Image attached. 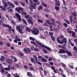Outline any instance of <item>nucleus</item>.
<instances>
[{
  "instance_id": "1",
  "label": "nucleus",
  "mask_w": 77,
  "mask_h": 77,
  "mask_svg": "<svg viewBox=\"0 0 77 77\" xmlns=\"http://www.w3.org/2000/svg\"><path fill=\"white\" fill-rule=\"evenodd\" d=\"M57 42L60 44H63L64 43L65 44L63 45V46L66 47L67 44V38H65L63 35H61L59 38H57Z\"/></svg>"
},
{
  "instance_id": "2",
  "label": "nucleus",
  "mask_w": 77,
  "mask_h": 77,
  "mask_svg": "<svg viewBox=\"0 0 77 77\" xmlns=\"http://www.w3.org/2000/svg\"><path fill=\"white\" fill-rule=\"evenodd\" d=\"M33 29L31 31V32H32L33 34L34 35H38V33H39V31H38V29L36 28H33Z\"/></svg>"
},
{
  "instance_id": "3",
  "label": "nucleus",
  "mask_w": 77,
  "mask_h": 77,
  "mask_svg": "<svg viewBox=\"0 0 77 77\" xmlns=\"http://www.w3.org/2000/svg\"><path fill=\"white\" fill-rule=\"evenodd\" d=\"M23 51L25 54H28L31 52V50L28 48H24L23 50Z\"/></svg>"
},
{
  "instance_id": "4",
  "label": "nucleus",
  "mask_w": 77,
  "mask_h": 77,
  "mask_svg": "<svg viewBox=\"0 0 77 77\" xmlns=\"http://www.w3.org/2000/svg\"><path fill=\"white\" fill-rule=\"evenodd\" d=\"M8 6V4L5 3V4L4 5V8L2 7V6H0V8L3 11H6V8H7Z\"/></svg>"
},
{
  "instance_id": "5",
  "label": "nucleus",
  "mask_w": 77,
  "mask_h": 77,
  "mask_svg": "<svg viewBox=\"0 0 77 77\" xmlns=\"http://www.w3.org/2000/svg\"><path fill=\"white\" fill-rule=\"evenodd\" d=\"M35 42H36L37 44L39 46L41 47H44V48H45L46 46L44 45L41 42H39L37 40L35 41Z\"/></svg>"
},
{
  "instance_id": "6",
  "label": "nucleus",
  "mask_w": 77,
  "mask_h": 77,
  "mask_svg": "<svg viewBox=\"0 0 77 77\" xmlns=\"http://www.w3.org/2000/svg\"><path fill=\"white\" fill-rule=\"evenodd\" d=\"M25 18H26V19H28L27 20L28 22H30V20H32V16L29 15H28L25 16ZM28 18L29 19H28Z\"/></svg>"
},
{
  "instance_id": "7",
  "label": "nucleus",
  "mask_w": 77,
  "mask_h": 77,
  "mask_svg": "<svg viewBox=\"0 0 77 77\" xmlns=\"http://www.w3.org/2000/svg\"><path fill=\"white\" fill-rule=\"evenodd\" d=\"M2 26L3 27H6L8 28L9 29H12V26L9 24H6L3 23Z\"/></svg>"
},
{
  "instance_id": "8",
  "label": "nucleus",
  "mask_w": 77,
  "mask_h": 77,
  "mask_svg": "<svg viewBox=\"0 0 77 77\" xmlns=\"http://www.w3.org/2000/svg\"><path fill=\"white\" fill-rule=\"evenodd\" d=\"M67 33H69V34H72V37H75L76 38V36H75V32H74L72 31H68Z\"/></svg>"
},
{
  "instance_id": "9",
  "label": "nucleus",
  "mask_w": 77,
  "mask_h": 77,
  "mask_svg": "<svg viewBox=\"0 0 77 77\" xmlns=\"http://www.w3.org/2000/svg\"><path fill=\"white\" fill-rule=\"evenodd\" d=\"M15 16L17 18L19 21L21 22V16H20V14H18V13H16L15 14Z\"/></svg>"
},
{
  "instance_id": "10",
  "label": "nucleus",
  "mask_w": 77,
  "mask_h": 77,
  "mask_svg": "<svg viewBox=\"0 0 77 77\" xmlns=\"http://www.w3.org/2000/svg\"><path fill=\"white\" fill-rule=\"evenodd\" d=\"M6 63H8V64H9V65H11L13 62L12 60L11 59H7L6 60Z\"/></svg>"
},
{
  "instance_id": "11",
  "label": "nucleus",
  "mask_w": 77,
  "mask_h": 77,
  "mask_svg": "<svg viewBox=\"0 0 77 77\" xmlns=\"http://www.w3.org/2000/svg\"><path fill=\"white\" fill-rule=\"evenodd\" d=\"M29 9L30 10L31 12H33V9H36V7L30 6L29 7Z\"/></svg>"
},
{
  "instance_id": "12",
  "label": "nucleus",
  "mask_w": 77,
  "mask_h": 77,
  "mask_svg": "<svg viewBox=\"0 0 77 77\" xmlns=\"http://www.w3.org/2000/svg\"><path fill=\"white\" fill-rule=\"evenodd\" d=\"M8 67L4 68V69L7 70V71H10V69H11V66L9 65H8Z\"/></svg>"
},
{
  "instance_id": "13",
  "label": "nucleus",
  "mask_w": 77,
  "mask_h": 77,
  "mask_svg": "<svg viewBox=\"0 0 77 77\" xmlns=\"http://www.w3.org/2000/svg\"><path fill=\"white\" fill-rule=\"evenodd\" d=\"M66 53L67 54V55L68 56H72V53H71V52L69 51H66Z\"/></svg>"
},
{
  "instance_id": "14",
  "label": "nucleus",
  "mask_w": 77,
  "mask_h": 77,
  "mask_svg": "<svg viewBox=\"0 0 77 77\" xmlns=\"http://www.w3.org/2000/svg\"><path fill=\"white\" fill-rule=\"evenodd\" d=\"M19 3L22 6H23V7H25V6H26V3H25L23 2L22 1H20Z\"/></svg>"
},
{
  "instance_id": "15",
  "label": "nucleus",
  "mask_w": 77,
  "mask_h": 77,
  "mask_svg": "<svg viewBox=\"0 0 77 77\" xmlns=\"http://www.w3.org/2000/svg\"><path fill=\"white\" fill-rule=\"evenodd\" d=\"M60 63L61 65H62V67H63L64 69H66V65L65 64H64V63L60 62Z\"/></svg>"
},
{
  "instance_id": "16",
  "label": "nucleus",
  "mask_w": 77,
  "mask_h": 77,
  "mask_svg": "<svg viewBox=\"0 0 77 77\" xmlns=\"http://www.w3.org/2000/svg\"><path fill=\"white\" fill-rule=\"evenodd\" d=\"M43 9V6L42 5H40L38 8V11H41Z\"/></svg>"
},
{
  "instance_id": "17",
  "label": "nucleus",
  "mask_w": 77,
  "mask_h": 77,
  "mask_svg": "<svg viewBox=\"0 0 77 77\" xmlns=\"http://www.w3.org/2000/svg\"><path fill=\"white\" fill-rule=\"evenodd\" d=\"M5 57L3 56H1V57L0 58V60L1 62H3L5 60Z\"/></svg>"
},
{
  "instance_id": "18",
  "label": "nucleus",
  "mask_w": 77,
  "mask_h": 77,
  "mask_svg": "<svg viewBox=\"0 0 77 77\" xmlns=\"http://www.w3.org/2000/svg\"><path fill=\"white\" fill-rule=\"evenodd\" d=\"M42 62H47V60L45 59V58L42 57L41 60Z\"/></svg>"
},
{
  "instance_id": "19",
  "label": "nucleus",
  "mask_w": 77,
  "mask_h": 77,
  "mask_svg": "<svg viewBox=\"0 0 77 77\" xmlns=\"http://www.w3.org/2000/svg\"><path fill=\"white\" fill-rule=\"evenodd\" d=\"M55 6H60V3L59 0H58L57 2L55 4Z\"/></svg>"
},
{
  "instance_id": "20",
  "label": "nucleus",
  "mask_w": 77,
  "mask_h": 77,
  "mask_svg": "<svg viewBox=\"0 0 77 77\" xmlns=\"http://www.w3.org/2000/svg\"><path fill=\"white\" fill-rule=\"evenodd\" d=\"M18 31L20 33H24V31H23V29H19L18 30Z\"/></svg>"
},
{
  "instance_id": "21",
  "label": "nucleus",
  "mask_w": 77,
  "mask_h": 77,
  "mask_svg": "<svg viewBox=\"0 0 77 77\" xmlns=\"http://www.w3.org/2000/svg\"><path fill=\"white\" fill-rule=\"evenodd\" d=\"M26 29V32H30V31H31V29H30V28H29V27H26L25 28Z\"/></svg>"
},
{
  "instance_id": "22",
  "label": "nucleus",
  "mask_w": 77,
  "mask_h": 77,
  "mask_svg": "<svg viewBox=\"0 0 77 77\" xmlns=\"http://www.w3.org/2000/svg\"><path fill=\"white\" fill-rule=\"evenodd\" d=\"M61 57L62 58H63V59H67V56L65 55H61Z\"/></svg>"
},
{
  "instance_id": "23",
  "label": "nucleus",
  "mask_w": 77,
  "mask_h": 77,
  "mask_svg": "<svg viewBox=\"0 0 77 77\" xmlns=\"http://www.w3.org/2000/svg\"><path fill=\"white\" fill-rule=\"evenodd\" d=\"M68 67L69 68H70L71 69H74V68L73 66L71 65V64H68Z\"/></svg>"
},
{
  "instance_id": "24",
  "label": "nucleus",
  "mask_w": 77,
  "mask_h": 77,
  "mask_svg": "<svg viewBox=\"0 0 77 77\" xmlns=\"http://www.w3.org/2000/svg\"><path fill=\"white\" fill-rule=\"evenodd\" d=\"M45 48H46V49H47V50H48L50 52L51 51H52L51 50V49L50 48H49V47H48V46H46Z\"/></svg>"
},
{
  "instance_id": "25",
  "label": "nucleus",
  "mask_w": 77,
  "mask_h": 77,
  "mask_svg": "<svg viewBox=\"0 0 77 77\" xmlns=\"http://www.w3.org/2000/svg\"><path fill=\"white\" fill-rule=\"evenodd\" d=\"M15 11L19 13V14H20L21 13V11L18 9V8L17 7V8L15 9Z\"/></svg>"
},
{
  "instance_id": "26",
  "label": "nucleus",
  "mask_w": 77,
  "mask_h": 77,
  "mask_svg": "<svg viewBox=\"0 0 77 77\" xmlns=\"http://www.w3.org/2000/svg\"><path fill=\"white\" fill-rule=\"evenodd\" d=\"M51 68H52V69L53 70L54 72L55 73H57V71H56V69L54 66H51Z\"/></svg>"
},
{
  "instance_id": "27",
  "label": "nucleus",
  "mask_w": 77,
  "mask_h": 77,
  "mask_svg": "<svg viewBox=\"0 0 77 77\" xmlns=\"http://www.w3.org/2000/svg\"><path fill=\"white\" fill-rule=\"evenodd\" d=\"M72 14L73 16L75 17H77V14H76L75 12L74 11L72 12Z\"/></svg>"
},
{
  "instance_id": "28",
  "label": "nucleus",
  "mask_w": 77,
  "mask_h": 77,
  "mask_svg": "<svg viewBox=\"0 0 77 77\" xmlns=\"http://www.w3.org/2000/svg\"><path fill=\"white\" fill-rule=\"evenodd\" d=\"M37 21H38V22H39V23H43V20L39 19H38Z\"/></svg>"
},
{
  "instance_id": "29",
  "label": "nucleus",
  "mask_w": 77,
  "mask_h": 77,
  "mask_svg": "<svg viewBox=\"0 0 77 77\" xmlns=\"http://www.w3.org/2000/svg\"><path fill=\"white\" fill-rule=\"evenodd\" d=\"M27 75L29 77H32V75L31 74V73L30 72H27Z\"/></svg>"
},
{
  "instance_id": "30",
  "label": "nucleus",
  "mask_w": 77,
  "mask_h": 77,
  "mask_svg": "<svg viewBox=\"0 0 77 77\" xmlns=\"http://www.w3.org/2000/svg\"><path fill=\"white\" fill-rule=\"evenodd\" d=\"M14 5H17V6H18L20 5L19 3L17 2V1H15L14 2Z\"/></svg>"
},
{
  "instance_id": "31",
  "label": "nucleus",
  "mask_w": 77,
  "mask_h": 77,
  "mask_svg": "<svg viewBox=\"0 0 77 77\" xmlns=\"http://www.w3.org/2000/svg\"><path fill=\"white\" fill-rule=\"evenodd\" d=\"M31 61L32 62V63H35V62L34 61V58H31L30 59Z\"/></svg>"
},
{
  "instance_id": "32",
  "label": "nucleus",
  "mask_w": 77,
  "mask_h": 77,
  "mask_svg": "<svg viewBox=\"0 0 77 77\" xmlns=\"http://www.w3.org/2000/svg\"><path fill=\"white\" fill-rule=\"evenodd\" d=\"M29 39H30V40H32V41H35V39L32 37H29Z\"/></svg>"
},
{
  "instance_id": "33",
  "label": "nucleus",
  "mask_w": 77,
  "mask_h": 77,
  "mask_svg": "<svg viewBox=\"0 0 77 77\" xmlns=\"http://www.w3.org/2000/svg\"><path fill=\"white\" fill-rule=\"evenodd\" d=\"M51 38L53 41H55V37L54 36H51Z\"/></svg>"
},
{
  "instance_id": "34",
  "label": "nucleus",
  "mask_w": 77,
  "mask_h": 77,
  "mask_svg": "<svg viewBox=\"0 0 77 77\" xmlns=\"http://www.w3.org/2000/svg\"><path fill=\"white\" fill-rule=\"evenodd\" d=\"M64 20L65 22H66V23L67 24H70V22H69V21L65 19Z\"/></svg>"
},
{
  "instance_id": "35",
  "label": "nucleus",
  "mask_w": 77,
  "mask_h": 77,
  "mask_svg": "<svg viewBox=\"0 0 77 77\" xmlns=\"http://www.w3.org/2000/svg\"><path fill=\"white\" fill-rule=\"evenodd\" d=\"M38 5L39 4H38L37 3H34L33 5H32V6H34V7H36V6L37 5Z\"/></svg>"
},
{
  "instance_id": "36",
  "label": "nucleus",
  "mask_w": 77,
  "mask_h": 77,
  "mask_svg": "<svg viewBox=\"0 0 77 77\" xmlns=\"http://www.w3.org/2000/svg\"><path fill=\"white\" fill-rule=\"evenodd\" d=\"M23 23H24L25 25L27 26V22H26V20L25 19H23Z\"/></svg>"
},
{
  "instance_id": "37",
  "label": "nucleus",
  "mask_w": 77,
  "mask_h": 77,
  "mask_svg": "<svg viewBox=\"0 0 77 77\" xmlns=\"http://www.w3.org/2000/svg\"><path fill=\"white\" fill-rule=\"evenodd\" d=\"M30 43L32 44H33V45H36V42H35L31 41L30 42Z\"/></svg>"
},
{
  "instance_id": "38",
  "label": "nucleus",
  "mask_w": 77,
  "mask_h": 77,
  "mask_svg": "<svg viewBox=\"0 0 77 77\" xmlns=\"http://www.w3.org/2000/svg\"><path fill=\"white\" fill-rule=\"evenodd\" d=\"M55 9L57 11H59V9H60L59 7H58V6H56L55 7Z\"/></svg>"
},
{
  "instance_id": "39",
  "label": "nucleus",
  "mask_w": 77,
  "mask_h": 77,
  "mask_svg": "<svg viewBox=\"0 0 77 77\" xmlns=\"http://www.w3.org/2000/svg\"><path fill=\"white\" fill-rule=\"evenodd\" d=\"M73 50L74 51L75 50L76 52H77V47H76V46H75V47H74L73 48Z\"/></svg>"
},
{
  "instance_id": "40",
  "label": "nucleus",
  "mask_w": 77,
  "mask_h": 77,
  "mask_svg": "<svg viewBox=\"0 0 77 77\" xmlns=\"http://www.w3.org/2000/svg\"><path fill=\"white\" fill-rule=\"evenodd\" d=\"M63 25L66 28L67 27V26H68V24L66 23H63Z\"/></svg>"
},
{
  "instance_id": "41",
  "label": "nucleus",
  "mask_w": 77,
  "mask_h": 77,
  "mask_svg": "<svg viewBox=\"0 0 77 77\" xmlns=\"http://www.w3.org/2000/svg\"><path fill=\"white\" fill-rule=\"evenodd\" d=\"M19 54L21 56H24V53H23L22 52H19Z\"/></svg>"
},
{
  "instance_id": "42",
  "label": "nucleus",
  "mask_w": 77,
  "mask_h": 77,
  "mask_svg": "<svg viewBox=\"0 0 77 77\" xmlns=\"http://www.w3.org/2000/svg\"><path fill=\"white\" fill-rule=\"evenodd\" d=\"M49 34L50 36H53V32H49Z\"/></svg>"
},
{
  "instance_id": "43",
  "label": "nucleus",
  "mask_w": 77,
  "mask_h": 77,
  "mask_svg": "<svg viewBox=\"0 0 77 77\" xmlns=\"http://www.w3.org/2000/svg\"><path fill=\"white\" fill-rule=\"evenodd\" d=\"M42 5L44 7H47V5L44 3V2H42Z\"/></svg>"
},
{
  "instance_id": "44",
  "label": "nucleus",
  "mask_w": 77,
  "mask_h": 77,
  "mask_svg": "<svg viewBox=\"0 0 77 77\" xmlns=\"http://www.w3.org/2000/svg\"><path fill=\"white\" fill-rule=\"evenodd\" d=\"M38 59H39V60H40V59H41L42 60V56L40 55L38 56Z\"/></svg>"
},
{
  "instance_id": "45",
  "label": "nucleus",
  "mask_w": 77,
  "mask_h": 77,
  "mask_svg": "<svg viewBox=\"0 0 77 77\" xmlns=\"http://www.w3.org/2000/svg\"><path fill=\"white\" fill-rule=\"evenodd\" d=\"M35 63H37L39 61V60L38 59V58H36V59H35Z\"/></svg>"
},
{
  "instance_id": "46",
  "label": "nucleus",
  "mask_w": 77,
  "mask_h": 77,
  "mask_svg": "<svg viewBox=\"0 0 77 77\" xmlns=\"http://www.w3.org/2000/svg\"><path fill=\"white\" fill-rule=\"evenodd\" d=\"M18 8V10L20 11H23L24 10L23 9V8H22L21 7H19Z\"/></svg>"
},
{
  "instance_id": "47",
  "label": "nucleus",
  "mask_w": 77,
  "mask_h": 77,
  "mask_svg": "<svg viewBox=\"0 0 77 77\" xmlns=\"http://www.w3.org/2000/svg\"><path fill=\"white\" fill-rule=\"evenodd\" d=\"M43 26H45V27H48V24L47 23H44L43 24Z\"/></svg>"
},
{
  "instance_id": "48",
  "label": "nucleus",
  "mask_w": 77,
  "mask_h": 77,
  "mask_svg": "<svg viewBox=\"0 0 77 77\" xmlns=\"http://www.w3.org/2000/svg\"><path fill=\"white\" fill-rule=\"evenodd\" d=\"M11 22L12 23L13 26H15V25H16V24L15 23V22H14V21L12 20L11 21Z\"/></svg>"
},
{
  "instance_id": "49",
  "label": "nucleus",
  "mask_w": 77,
  "mask_h": 77,
  "mask_svg": "<svg viewBox=\"0 0 77 77\" xmlns=\"http://www.w3.org/2000/svg\"><path fill=\"white\" fill-rule=\"evenodd\" d=\"M75 28L76 29H74V30L75 32L77 33V25L75 26Z\"/></svg>"
},
{
  "instance_id": "50",
  "label": "nucleus",
  "mask_w": 77,
  "mask_h": 77,
  "mask_svg": "<svg viewBox=\"0 0 77 77\" xmlns=\"http://www.w3.org/2000/svg\"><path fill=\"white\" fill-rule=\"evenodd\" d=\"M33 58H34V59H37L38 58L37 57H36V55H33Z\"/></svg>"
},
{
  "instance_id": "51",
  "label": "nucleus",
  "mask_w": 77,
  "mask_h": 77,
  "mask_svg": "<svg viewBox=\"0 0 77 77\" xmlns=\"http://www.w3.org/2000/svg\"><path fill=\"white\" fill-rule=\"evenodd\" d=\"M14 62H17L18 60H17V59L16 57H14Z\"/></svg>"
},
{
  "instance_id": "52",
  "label": "nucleus",
  "mask_w": 77,
  "mask_h": 77,
  "mask_svg": "<svg viewBox=\"0 0 77 77\" xmlns=\"http://www.w3.org/2000/svg\"><path fill=\"white\" fill-rule=\"evenodd\" d=\"M7 3L11 6L12 3H11V2H10L8 1L7 2Z\"/></svg>"
},
{
  "instance_id": "53",
  "label": "nucleus",
  "mask_w": 77,
  "mask_h": 77,
  "mask_svg": "<svg viewBox=\"0 0 77 77\" xmlns=\"http://www.w3.org/2000/svg\"><path fill=\"white\" fill-rule=\"evenodd\" d=\"M48 60L49 61H52V60H53V58L51 57H49L48 59Z\"/></svg>"
},
{
  "instance_id": "54",
  "label": "nucleus",
  "mask_w": 77,
  "mask_h": 77,
  "mask_svg": "<svg viewBox=\"0 0 77 77\" xmlns=\"http://www.w3.org/2000/svg\"><path fill=\"white\" fill-rule=\"evenodd\" d=\"M38 29L39 30H40V31H41V30H43V28L42 27H41L39 26L38 27Z\"/></svg>"
},
{
  "instance_id": "55",
  "label": "nucleus",
  "mask_w": 77,
  "mask_h": 77,
  "mask_svg": "<svg viewBox=\"0 0 77 77\" xmlns=\"http://www.w3.org/2000/svg\"><path fill=\"white\" fill-rule=\"evenodd\" d=\"M15 39L17 41H21V40L19 38H15Z\"/></svg>"
},
{
  "instance_id": "56",
  "label": "nucleus",
  "mask_w": 77,
  "mask_h": 77,
  "mask_svg": "<svg viewBox=\"0 0 77 77\" xmlns=\"http://www.w3.org/2000/svg\"><path fill=\"white\" fill-rule=\"evenodd\" d=\"M62 49L60 50L58 52V53H59V54H60L61 53H62Z\"/></svg>"
},
{
  "instance_id": "57",
  "label": "nucleus",
  "mask_w": 77,
  "mask_h": 77,
  "mask_svg": "<svg viewBox=\"0 0 77 77\" xmlns=\"http://www.w3.org/2000/svg\"><path fill=\"white\" fill-rule=\"evenodd\" d=\"M19 27L20 28H22V29H23L24 28V27L22 26V25H20L19 26Z\"/></svg>"
},
{
  "instance_id": "58",
  "label": "nucleus",
  "mask_w": 77,
  "mask_h": 77,
  "mask_svg": "<svg viewBox=\"0 0 77 77\" xmlns=\"http://www.w3.org/2000/svg\"><path fill=\"white\" fill-rule=\"evenodd\" d=\"M7 46L8 47L10 48L11 47V45L9 43H7Z\"/></svg>"
},
{
  "instance_id": "59",
  "label": "nucleus",
  "mask_w": 77,
  "mask_h": 77,
  "mask_svg": "<svg viewBox=\"0 0 77 77\" xmlns=\"http://www.w3.org/2000/svg\"><path fill=\"white\" fill-rule=\"evenodd\" d=\"M30 70H31V71H33L34 69L31 66L30 67Z\"/></svg>"
},
{
  "instance_id": "60",
  "label": "nucleus",
  "mask_w": 77,
  "mask_h": 77,
  "mask_svg": "<svg viewBox=\"0 0 77 77\" xmlns=\"http://www.w3.org/2000/svg\"><path fill=\"white\" fill-rule=\"evenodd\" d=\"M33 2L34 3H38V0H33Z\"/></svg>"
},
{
  "instance_id": "61",
  "label": "nucleus",
  "mask_w": 77,
  "mask_h": 77,
  "mask_svg": "<svg viewBox=\"0 0 77 77\" xmlns=\"http://www.w3.org/2000/svg\"><path fill=\"white\" fill-rule=\"evenodd\" d=\"M45 21L47 23H48V24H50V21L48 20H46Z\"/></svg>"
},
{
  "instance_id": "62",
  "label": "nucleus",
  "mask_w": 77,
  "mask_h": 77,
  "mask_svg": "<svg viewBox=\"0 0 77 77\" xmlns=\"http://www.w3.org/2000/svg\"><path fill=\"white\" fill-rule=\"evenodd\" d=\"M43 51L44 53H47V51L46 50H43Z\"/></svg>"
},
{
  "instance_id": "63",
  "label": "nucleus",
  "mask_w": 77,
  "mask_h": 77,
  "mask_svg": "<svg viewBox=\"0 0 77 77\" xmlns=\"http://www.w3.org/2000/svg\"><path fill=\"white\" fill-rule=\"evenodd\" d=\"M34 48V47H32V46H31L30 47V48L31 50H33Z\"/></svg>"
},
{
  "instance_id": "64",
  "label": "nucleus",
  "mask_w": 77,
  "mask_h": 77,
  "mask_svg": "<svg viewBox=\"0 0 77 77\" xmlns=\"http://www.w3.org/2000/svg\"><path fill=\"white\" fill-rule=\"evenodd\" d=\"M12 8H15V5H14L13 4H11V5Z\"/></svg>"
}]
</instances>
